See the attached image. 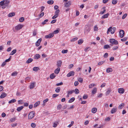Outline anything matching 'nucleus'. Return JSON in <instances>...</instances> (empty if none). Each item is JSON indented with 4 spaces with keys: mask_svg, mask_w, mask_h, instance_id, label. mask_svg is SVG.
Masks as SVG:
<instances>
[{
    "mask_svg": "<svg viewBox=\"0 0 128 128\" xmlns=\"http://www.w3.org/2000/svg\"><path fill=\"white\" fill-rule=\"evenodd\" d=\"M35 114V112L34 111H32L30 112L28 116V119H32L34 116V115Z\"/></svg>",
    "mask_w": 128,
    "mask_h": 128,
    "instance_id": "nucleus-1",
    "label": "nucleus"
},
{
    "mask_svg": "<svg viewBox=\"0 0 128 128\" xmlns=\"http://www.w3.org/2000/svg\"><path fill=\"white\" fill-rule=\"evenodd\" d=\"M90 30V28L88 25H86L85 28L84 30V33L89 32Z\"/></svg>",
    "mask_w": 128,
    "mask_h": 128,
    "instance_id": "nucleus-2",
    "label": "nucleus"
},
{
    "mask_svg": "<svg viewBox=\"0 0 128 128\" xmlns=\"http://www.w3.org/2000/svg\"><path fill=\"white\" fill-rule=\"evenodd\" d=\"M110 42L113 44L117 45L118 44V41L114 39H110Z\"/></svg>",
    "mask_w": 128,
    "mask_h": 128,
    "instance_id": "nucleus-3",
    "label": "nucleus"
},
{
    "mask_svg": "<svg viewBox=\"0 0 128 128\" xmlns=\"http://www.w3.org/2000/svg\"><path fill=\"white\" fill-rule=\"evenodd\" d=\"M54 36L53 33H50L48 35L45 36V38H50L53 37Z\"/></svg>",
    "mask_w": 128,
    "mask_h": 128,
    "instance_id": "nucleus-4",
    "label": "nucleus"
},
{
    "mask_svg": "<svg viewBox=\"0 0 128 128\" xmlns=\"http://www.w3.org/2000/svg\"><path fill=\"white\" fill-rule=\"evenodd\" d=\"M124 32L123 30H120V38L123 37L124 35Z\"/></svg>",
    "mask_w": 128,
    "mask_h": 128,
    "instance_id": "nucleus-5",
    "label": "nucleus"
},
{
    "mask_svg": "<svg viewBox=\"0 0 128 128\" xmlns=\"http://www.w3.org/2000/svg\"><path fill=\"white\" fill-rule=\"evenodd\" d=\"M23 26L22 25L18 24L15 27V29L17 30H18L20 29H21Z\"/></svg>",
    "mask_w": 128,
    "mask_h": 128,
    "instance_id": "nucleus-6",
    "label": "nucleus"
},
{
    "mask_svg": "<svg viewBox=\"0 0 128 128\" xmlns=\"http://www.w3.org/2000/svg\"><path fill=\"white\" fill-rule=\"evenodd\" d=\"M42 40V39L40 38L36 42V46H39L40 44V43Z\"/></svg>",
    "mask_w": 128,
    "mask_h": 128,
    "instance_id": "nucleus-7",
    "label": "nucleus"
},
{
    "mask_svg": "<svg viewBox=\"0 0 128 128\" xmlns=\"http://www.w3.org/2000/svg\"><path fill=\"white\" fill-rule=\"evenodd\" d=\"M74 72L73 71L70 72L69 73L67 74L68 77H70V76H73L74 75Z\"/></svg>",
    "mask_w": 128,
    "mask_h": 128,
    "instance_id": "nucleus-8",
    "label": "nucleus"
},
{
    "mask_svg": "<svg viewBox=\"0 0 128 128\" xmlns=\"http://www.w3.org/2000/svg\"><path fill=\"white\" fill-rule=\"evenodd\" d=\"M71 2L70 1H68L66 2L65 4V6L66 8H68L70 7L71 5Z\"/></svg>",
    "mask_w": 128,
    "mask_h": 128,
    "instance_id": "nucleus-9",
    "label": "nucleus"
},
{
    "mask_svg": "<svg viewBox=\"0 0 128 128\" xmlns=\"http://www.w3.org/2000/svg\"><path fill=\"white\" fill-rule=\"evenodd\" d=\"M124 89L123 88H120L118 89V92L120 94H123L124 92Z\"/></svg>",
    "mask_w": 128,
    "mask_h": 128,
    "instance_id": "nucleus-10",
    "label": "nucleus"
},
{
    "mask_svg": "<svg viewBox=\"0 0 128 128\" xmlns=\"http://www.w3.org/2000/svg\"><path fill=\"white\" fill-rule=\"evenodd\" d=\"M62 62L61 60H59L57 62V66L58 67H60L62 64Z\"/></svg>",
    "mask_w": 128,
    "mask_h": 128,
    "instance_id": "nucleus-11",
    "label": "nucleus"
},
{
    "mask_svg": "<svg viewBox=\"0 0 128 128\" xmlns=\"http://www.w3.org/2000/svg\"><path fill=\"white\" fill-rule=\"evenodd\" d=\"M117 110V108H113L111 111V113L112 114H114L116 112Z\"/></svg>",
    "mask_w": 128,
    "mask_h": 128,
    "instance_id": "nucleus-12",
    "label": "nucleus"
},
{
    "mask_svg": "<svg viewBox=\"0 0 128 128\" xmlns=\"http://www.w3.org/2000/svg\"><path fill=\"white\" fill-rule=\"evenodd\" d=\"M36 82H35L32 83L30 85V89L33 88L34 87V84Z\"/></svg>",
    "mask_w": 128,
    "mask_h": 128,
    "instance_id": "nucleus-13",
    "label": "nucleus"
},
{
    "mask_svg": "<svg viewBox=\"0 0 128 128\" xmlns=\"http://www.w3.org/2000/svg\"><path fill=\"white\" fill-rule=\"evenodd\" d=\"M60 70V69L59 67L58 68L54 70V73L56 74H58Z\"/></svg>",
    "mask_w": 128,
    "mask_h": 128,
    "instance_id": "nucleus-14",
    "label": "nucleus"
},
{
    "mask_svg": "<svg viewBox=\"0 0 128 128\" xmlns=\"http://www.w3.org/2000/svg\"><path fill=\"white\" fill-rule=\"evenodd\" d=\"M10 2L9 0H6L5 1V3H4L5 4L6 6H7V8H9L10 7L8 6V4L10 3Z\"/></svg>",
    "mask_w": 128,
    "mask_h": 128,
    "instance_id": "nucleus-15",
    "label": "nucleus"
},
{
    "mask_svg": "<svg viewBox=\"0 0 128 128\" xmlns=\"http://www.w3.org/2000/svg\"><path fill=\"white\" fill-rule=\"evenodd\" d=\"M6 95L7 94L6 93L4 92L1 94L0 96V98H3L6 96Z\"/></svg>",
    "mask_w": 128,
    "mask_h": 128,
    "instance_id": "nucleus-16",
    "label": "nucleus"
},
{
    "mask_svg": "<svg viewBox=\"0 0 128 128\" xmlns=\"http://www.w3.org/2000/svg\"><path fill=\"white\" fill-rule=\"evenodd\" d=\"M40 101H39L36 102L34 105V108H36L38 106L40 103Z\"/></svg>",
    "mask_w": 128,
    "mask_h": 128,
    "instance_id": "nucleus-17",
    "label": "nucleus"
},
{
    "mask_svg": "<svg viewBox=\"0 0 128 128\" xmlns=\"http://www.w3.org/2000/svg\"><path fill=\"white\" fill-rule=\"evenodd\" d=\"M116 29L115 27H113L112 28L111 30V33L112 34H113L114 32Z\"/></svg>",
    "mask_w": 128,
    "mask_h": 128,
    "instance_id": "nucleus-18",
    "label": "nucleus"
},
{
    "mask_svg": "<svg viewBox=\"0 0 128 128\" xmlns=\"http://www.w3.org/2000/svg\"><path fill=\"white\" fill-rule=\"evenodd\" d=\"M109 14L108 13L102 16V19L107 18L108 17V16H109Z\"/></svg>",
    "mask_w": 128,
    "mask_h": 128,
    "instance_id": "nucleus-19",
    "label": "nucleus"
},
{
    "mask_svg": "<svg viewBox=\"0 0 128 128\" xmlns=\"http://www.w3.org/2000/svg\"><path fill=\"white\" fill-rule=\"evenodd\" d=\"M33 60L31 58H29L26 62L27 64H29Z\"/></svg>",
    "mask_w": 128,
    "mask_h": 128,
    "instance_id": "nucleus-20",
    "label": "nucleus"
},
{
    "mask_svg": "<svg viewBox=\"0 0 128 128\" xmlns=\"http://www.w3.org/2000/svg\"><path fill=\"white\" fill-rule=\"evenodd\" d=\"M24 108V107L22 106H21L18 108H17V110L18 111L20 112Z\"/></svg>",
    "mask_w": 128,
    "mask_h": 128,
    "instance_id": "nucleus-21",
    "label": "nucleus"
},
{
    "mask_svg": "<svg viewBox=\"0 0 128 128\" xmlns=\"http://www.w3.org/2000/svg\"><path fill=\"white\" fill-rule=\"evenodd\" d=\"M15 13L14 12L10 13L8 15L9 17H12L15 15Z\"/></svg>",
    "mask_w": 128,
    "mask_h": 128,
    "instance_id": "nucleus-22",
    "label": "nucleus"
},
{
    "mask_svg": "<svg viewBox=\"0 0 128 128\" xmlns=\"http://www.w3.org/2000/svg\"><path fill=\"white\" fill-rule=\"evenodd\" d=\"M112 68H108L106 70V72L108 73H109L110 72H112Z\"/></svg>",
    "mask_w": 128,
    "mask_h": 128,
    "instance_id": "nucleus-23",
    "label": "nucleus"
},
{
    "mask_svg": "<svg viewBox=\"0 0 128 128\" xmlns=\"http://www.w3.org/2000/svg\"><path fill=\"white\" fill-rule=\"evenodd\" d=\"M97 111V109L95 108H94L92 109V112L93 113H95Z\"/></svg>",
    "mask_w": 128,
    "mask_h": 128,
    "instance_id": "nucleus-24",
    "label": "nucleus"
},
{
    "mask_svg": "<svg viewBox=\"0 0 128 128\" xmlns=\"http://www.w3.org/2000/svg\"><path fill=\"white\" fill-rule=\"evenodd\" d=\"M40 70V68L38 67H34L33 68V70L35 71H37L38 70Z\"/></svg>",
    "mask_w": 128,
    "mask_h": 128,
    "instance_id": "nucleus-25",
    "label": "nucleus"
},
{
    "mask_svg": "<svg viewBox=\"0 0 128 128\" xmlns=\"http://www.w3.org/2000/svg\"><path fill=\"white\" fill-rule=\"evenodd\" d=\"M60 88L59 87H58L56 88L55 91L56 92H60Z\"/></svg>",
    "mask_w": 128,
    "mask_h": 128,
    "instance_id": "nucleus-26",
    "label": "nucleus"
},
{
    "mask_svg": "<svg viewBox=\"0 0 128 128\" xmlns=\"http://www.w3.org/2000/svg\"><path fill=\"white\" fill-rule=\"evenodd\" d=\"M75 99V98H72L69 100L68 102L69 103L72 102Z\"/></svg>",
    "mask_w": 128,
    "mask_h": 128,
    "instance_id": "nucleus-27",
    "label": "nucleus"
},
{
    "mask_svg": "<svg viewBox=\"0 0 128 128\" xmlns=\"http://www.w3.org/2000/svg\"><path fill=\"white\" fill-rule=\"evenodd\" d=\"M124 106V103H122L118 106V108L120 109H121Z\"/></svg>",
    "mask_w": 128,
    "mask_h": 128,
    "instance_id": "nucleus-28",
    "label": "nucleus"
},
{
    "mask_svg": "<svg viewBox=\"0 0 128 128\" xmlns=\"http://www.w3.org/2000/svg\"><path fill=\"white\" fill-rule=\"evenodd\" d=\"M16 49L12 51L10 53V55H13L16 52Z\"/></svg>",
    "mask_w": 128,
    "mask_h": 128,
    "instance_id": "nucleus-29",
    "label": "nucleus"
},
{
    "mask_svg": "<svg viewBox=\"0 0 128 128\" xmlns=\"http://www.w3.org/2000/svg\"><path fill=\"white\" fill-rule=\"evenodd\" d=\"M55 76H56L54 75V73H52L50 75V78L51 79H53L54 78Z\"/></svg>",
    "mask_w": 128,
    "mask_h": 128,
    "instance_id": "nucleus-30",
    "label": "nucleus"
},
{
    "mask_svg": "<svg viewBox=\"0 0 128 128\" xmlns=\"http://www.w3.org/2000/svg\"><path fill=\"white\" fill-rule=\"evenodd\" d=\"M54 1L52 0H50L48 1L47 2V3L48 4H53L54 3Z\"/></svg>",
    "mask_w": 128,
    "mask_h": 128,
    "instance_id": "nucleus-31",
    "label": "nucleus"
},
{
    "mask_svg": "<svg viewBox=\"0 0 128 128\" xmlns=\"http://www.w3.org/2000/svg\"><path fill=\"white\" fill-rule=\"evenodd\" d=\"M16 101V100L15 99H13L9 101V104L13 103L15 102Z\"/></svg>",
    "mask_w": 128,
    "mask_h": 128,
    "instance_id": "nucleus-32",
    "label": "nucleus"
},
{
    "mask_svg": "<svg viewBox=\"0 0 128 128\" xmlns=\"http://www.w3.org/2000/svg\"><path fill=\"white\" fill-rule=\"evenodd\" d=\"M35 56L36 58H35L36 59H38L40 57V55L38 54H36Z\"/></svg>",
    "mask_w": 128,
    "mask_h": 128,
    "instance_id": "nucleus-33",
    "label": "nucleus"
},
{
    "mask_svg": "<svg viewBox=\"0 0 128 128\" xmlns=\"http://www.w3.org/2000/svg\"><path fill=\"white\" fill-rule=\"evenodd\" d=\"M97 88H94L92 90V92L93 94H95L96 93V91Z\"/></svg>",
    "mask_w": 128,
    "mask_h": 128,
    "instance_id": "nucleus-34",
    "label": "nucleus"
},
{
    "mask_svg": "<svg viewBox=\"0 0 128 128\" xmlns=\"http://www.w3.org/2000/svg\"><path fill=\"white\" fill-rule=\"evenodd\" d=\"M110 48V47L109 46L108 44L105 45L104 46V49H107Z\"/></svg>",
    "mask_w": 128,
    "mask_h": 128,
    "instance_id": "nucleus-35",
    "label": "nucleus"
},
{
    "mask_svg": "<svg viewBox=\"0 0 128 128\" xmlns=\"http://www.w3.org/2000/svg\"><path fill=\"white\" fill-rule=\"evenodd\" d=\"M24 18L23 17L20 18L19 19V21L21 22H23L24 20Z\"/></svg>",
    "mask_w": 128,
    "mask_h": 128,
    "instance_id": "nucleus-36",
    "label": "nucleus"
},
{
    "mask_svg": "<svg viewBox=\"0 0 128 128\" xmlns=\"http://www.w3.org/2000/svg\"><path fill=\"white\" fill-rule=\"evenodd\" d=\"M83 41H84L80 39L78 41V44H80L83 42Z\"/></svg>",
    "mask_w": 128,
    "mask_h": 128,
    "instance_id": "nucleus-37",
    "label": "nucleus"
},
{
    "mask_svg": "<svg viewBox=\"0 0 128 128\" xmlns=\"http://www.w3.org/2000/svg\"><path fill=\"white\" fill-rule=\"evenodd\" d=\"M74 92V90H72L70 91H68V94H72Z\"/></svg>",
    "mask_w": 128,
    "mask_h": 128,
    "instance_id": "nucleus-38",
    "label": "nucleus"
},
{
    "mask_svg": "<svg viewBox=\"0 0 128 128\" xmlns=\"http://www.w3.org/2000/svg\"><path fill=\"white\" fill-rule=\"evenodd\" d=\"M5 1L4 0L0 2V5L1 6H3L5 4Z\"/></svg>",
    "mask_w": 128,
    "mask_h": 128,
    "instance_id": "nucleus-39",
    "label": "nucleus"
},
{
    "mask_svg": "<svg viewBox=\"0 0 128 128\" xmlns=\"http://www.w3.org/2000/svg\"><path fill=\"white\" fill-rule=\"evenodd\" d=\"M58 124V122H54V123L53 124L52 126L54 127H56L57 126Z\"/></svg>",
    "mask_w": 128,
    "mask_h": 128,
    "instance_id": "nucleus-40",
    "label": "nucleus"
},
{
    "mask_svg": "<svg viewBox=\"0 0 128 128\" xmlns=\"http://www.w3.org/2000/svg\"><path fill=\"white\" fill-rule=\"evenodd\" d=\"M60 12V10H59L58 9L56 10L55 11V14L57 15V16H58V14Z\"/></svg>",
    "mask_w": 128,
    "mask_h": 128,
    "instance_id": "nucleus-41",
    "label": "nucleus"
},
{
    "mask_svg": "<svg viewBox=\"0 0 128 128\" xmlns=\"http://www.w3.org/2000/svg\"><path fill=\"white\" fill-rule=\"evenodd\" d=\"M88 97V96L87 94H85L83 97V98L84 99H87Z\"/></svg>",
    "mask_w": 128,
    "mask_h": 128,
    "instance_id": "nucleus-42",
    "label": "nucleus"
},
{
    "mask_svg": "<svg viewBox=\"0 0 128 128\" xmlns=\"http://www.w3.org/2000/svg\"><path fill=\"white\" fill-rule=\"evenodd\" d=\"M78 39V38L76 37L72 39H71L70 40L71 42H74L76 40Z\"/></svg>",
    "mask_w": 128,
    "mask_h": 128,
    "instance_id": "nucleus-43",
    "label": "nucleus"
},
{
    "mask_svg": "<svg viewBox=\"0 0 128 128\" xmlns=\"http://www.w3.org/2000/svg\"><path fill=\"white\" fill-rule=\"evenodd\" d=\"M68 50H62V52L63 54H65L67 53L68 52Z\"/></svg>",
    "mask_w": 128,
    "mask_h": 128,
    "instance_id": "nucleus-44",
    "label": "nucleus"
},
{
    "mask_svg": "<svg viewBox=\"0 0 128 128\" xmlns=\"http://www.w3.org/2000/svg\"><path fill=\"white\" fill-rule=\"evenodd\" d=\"M111 91V90H108L106 92V95L107 96L109 94Z\"/></svg>",
    "mask_w": 128,
    "mask_h": 128,
    "instance_id": "nucleus-45",
    "label": "nucleus"
},
{
    "mask_svg": "<svg viewBox=\"0 0 128 128\" xmlns=\"http://www.w3.org/2000/svg\"><path fill=\"white\" fill-rule=\"evenodd\" d=\"M117 0H113L112 1V3L113 4H115L117 3Z\"/></svg>",
    "mask_w": 128,
    "mask_h": 128,
    "instance_id": "nucleus-46",
    "label": "nucleus"
},
{
    "mask_svg": "<svg viewBox=\"0 0 128 128\" xmlns=\"http://www.w3.org/2000/svg\"><path fill=\"white\" fill-rule=\"evenodd\" d=\"M74 121H72L71 122V124H70L69 125H68V127L69 128H70L74 124Z\"/></svg>",
    "mask_w": 128,
    "mask_h": 128,
    "instance_id": "nucleus-47",
    "label": "nucleus"
},
{
    "mask_svg": "<svg viewBox=\"0 0 128 128\" xmlns=\"http://www.w3.org/2000/svg\"><path fill=\"white\" fill-rule=\"evenodd\" d=\"M17 74L18 73L17 72H14L12 73V76H16Z\"/></svg>",
    "mask_w": 128,
    "mask_h": 128,
    "instance_id": "nucleus-48",
    "label": "nucleus"
},
{
    "mask_svg": "<svg viewBox=\"0 0 128 128\" xmlns=\"http://www.w3.org/2000/svg\"><path fill=\"white\" fill-rule=\"evenodd\" d=\"M36 126V124L34 123H32L31 124V126L33 128H35Z\"/></svg>",
    "mask_w": 128,
    "mask_h": 128,
    "instance_id": "nucleus-49",
    "label": "nucleus"
},
{
    "mask_svg": "<svg viewBox=\"0 0 128 128\" xmlns=\"http://www.w3.org/2000/svg\"><path fill=\"white\" fill-rule=\"evenodd\" d=\"M74 92H75L76 94H77L79 93V92L77 88H76Z\"/></svg>",
    "mask_w": 128,
    "mask_h": 128,
    "instance_id": "nucleus-50",
    "label": "nucleus"
},
{
    "mask_svg": "<svg viewBox=\"0 0 128 128\" xmlns=\"http://www.w3.org/2000/svg\"><path fill=\"white\" fill-rule=\"evenodd\" d=\"M62 107V105L61 104H59L57 106V108L58 110H60Z\"/></svg>",
    "mask_w": 128,
    "mask_h": 128,
    "instance_id": "nucleus-51",
    "label": "nucleus"
},
{
    "mask_svg": "<svg viewBox=\"0 0 128 128\" xmlns=\"http://www.w3.org/2000/svg\"><path fill=\"white\" fill-rule=\"evenodd\" d=\"M105 62V61H101L100 62H99L98 64V65H102Z\"/></svg>",
    "mask_w": 128,
    "mask_h": 128,
    "instance_id": "nucleus-52",
    "label": "nucleus"
},
{
    "mask_svg": "<svg viewBox=\"0 0 128 128\" xmlns=\"http://www.w3.org/2000/svg\"><path fill=\"white\" fill-rule=\"evenodd\" d=\"M11 56H10V57L8 59L6 60L5 61V62H9V61H10V60H11Z\"/></svg>",
    "mask_w": 128,
    "mask_h": 128,
    "instance_id": "nucleus-53",
    "label": "nucleus"
},
{
    "mask_svg": "<svg viewBox=\"0 0 128 128\" xmlns=\"http://www.w3.org/2000/svg\"><path fill=\"white\" fill-rule=\"evenodd\" d=\"M78 81L80 82L81 83H82L83 82V79L81 78H80L78 80Z\"/></svg>",
    "mask_w": 128,
    "mask_h": 128,
    "instance_id": "nucleus-54",
    "label": "nucleus"
},
{
    "mask_svg": "<svg viewBox=\"0 0 128 128\" xmlns=\"http://www.w3.org/2000/svg\"><path fill=\"white\" fill-rule=\"evenodd\" d=\"M127 38L124 37L123 39H121V40L122 41L125 42L127 40Z\"/></svg>",
    "mask_w": 128,
    "mask_h": 128,
    "instance_id": "nucleus-55",
    "label": "nucleus"
},
{
    "mask_svg": "<svg viewBox=\"0 0 128 128\" xmlns=\"http://www.w3.org/2000/svg\"><path fill=\"white\" fill-rule=\"evenodd\" d=\"M56 21V19H54V20H52V21L50 23L52 24H54L55 23Z\"/></svg>",
    "mask_w": 128,
    "mask_h": 128,
    "instance_id": "nucleus-56",
    "label": "nucleus"
},
{
    "mask_svg": "<svg viewBox=\"0 0 128 128\" xmlns=\"http://www.w3.org/2000/svg\"><path fill=\"white\" fill-rule=\"evenodd\" d=\"M108 54L107 53H105L104 56V58H106L108 57Z\"/></svg>",
    "mask_w": 128,
    "mask_h": 128,
    "instance_id": "nucleus-57",
    "label": "nucleus"
},
{
    "mask_svg": "<svg viewBox=\"0 0 128 128\" xmlns=\"http://www.w3.org/2000/svg\"><path fill=\"white\" fill-rule=\"evenodd\" d=\"M78 81H76L75 82L74 84L75 86H76L78 85Z\"/></svg>",
    "mask_w": 128,
    "mask_h": 128,
    "instance_id": "nucleus-58",
    "label": "nucleus"
},
{
    "mask_svg": "<svg viewBox=\"0 0 128 128\" xmlns=\"http://www.w3.org/2000/svg\"><path fill=\"white\" fill-rule=\"evenodd\" d=\"M106 85V84L105 83H103L101 86L100 87L101 88H103Z\"/></svg>",
    "mask_w": 128,
    "mask_h": 128,
    "instance_id": "nucleus-59",
    "label": "nucleus"
},
{
    "mask_svg": "<svg viewBox=\"0 0 128 128\" xmlns=\"http://www.w3.org/2000/svg\"><path fill=\"white\" fill-rule=\"evenodd\" d=\"M58 32H59V30H54V32H53L52 33H53L54 34H57V33H58Z\"/></svg>",
    "mask_w": 128,
    "mask_h": 128,
    "instance_id": "nucleus-60",
    "label": "nucleus"
},
{
    "mask_svg": "<svg viewBox=\"0 0 128 128\" xmlns=\"http://www.w3.org/2000/svg\"><path fill=\"white\" fill-rule=\"evenodd\" d=\"M44 15V12H42L41 14H40L39 15V16L40 18H41L42 16H43Z\"/></svg>",
    "mask_w": 128,
    "mask_h": 128,
    "instance_id": "nucleus-61",
    "label": "nucleus"
},
{
    "mask_svg": "<svg viewBox=\"0 0 128 128\" xmlns=\"http://www.w3.org/2000/svg\"><path fill=\"white\" fill-rule=\"evenodd\" d=\"M58 94H54L52 95V97L53 98H55L58 96Z\"/></svg>",
    "mask_w": 128,
    "mask_h": 128,
    "instance_id": "nucleus-62",
    "label": "nucleus"
},
{
    "mask_svg": "<svg viewBox=\"0 0 128 128\" xmlns=\"http://www.w3.org/2000/svg\"><path fill=\"white\" fill-rule=\"evenodd\" d=\"M74 66V65L72 64H71L70 65L68 66L69 68H72Z\"/></svg>",
    "mask_w": 128,
    "mask_h": 128,
    "instance_id": "nucleus-63",
    "label": "nucleus"
},
{
    "mask_svg": "<svg viewBox=\"0 0 128 128\" xmlns=\"http://www.w3.org/2000/svg\"><path fill=\"white\" fill-rule=\"evenodd\" d=\"M118 46H115L113 48L112 50H115L118 48Z\"/></svg>",
    "mask_w": 128,
    "mask_h": 128,
    "instance_id": "nucleus-64",
    "label": "nucleus"
}]
</instances>
